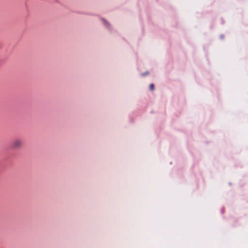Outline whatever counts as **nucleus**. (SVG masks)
<instances>
[{
	"label": "nucleus",
	"mask_w": 248,
	"mask_h": 248,
	"mask_svg": "<svg viewBox=\"0 0 248 248\" xmlns=\"http://www.w3.org/2000/svg\"><path fill=\"white\" fill-rule=\"evenodd\" d=\"M149 89L151 91H154L155 89V85L153 83L149 85Z\"/></svg>",
	"instance_id": "f257e3e1"
},
{
	"label": "nucleus",
	"mask_w": 248,
	"mask_h": 248,
	"mask_svg": "<svg viewBox=\"0 0 248 248\" xmlns=\"http://www.w3.org/2000/svg\"><path fill=\"white\" fill-rule=\"evenodd\" d=\"M104 22H105V23H106V24H108V22H107V21H104Z\"/></svg>",
	"instance_id": "7ed1b4c3"
},
{
	"label": "nucleus",
	"mask_w": 248,
	"mask_h": 248,
	"mask_svg": "<svg viewBox=\"0 0 248 248\" xmlns=\"http://www.w3.org/2000/svg\"><path fill=\"white\" fill-rule=\"evenodd\" d=\"M20 144V142L19 141H16L14 143V147H17Z\"/></svg>",
	"instance_id": "f03ea898"
}]
</instances>
